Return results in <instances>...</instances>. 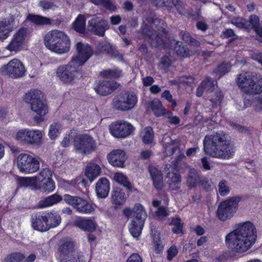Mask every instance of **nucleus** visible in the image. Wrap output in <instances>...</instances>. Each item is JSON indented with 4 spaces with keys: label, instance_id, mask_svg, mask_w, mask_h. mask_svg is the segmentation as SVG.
<instances>
[{
    "label": "nucleus",
    "instance_id": "31",
    "mask_svg": "<svg viewBox=\"0 0 262 262\" xmlns=\"http://www.w3.org/2000/svg\"><path fill=\"white\" fill-rule=\"evenodd\" d=\"M186 182L187 186L190 189L196 187L198 184H203V182L201 180L200 173L194 168L189 170Z\"/></svg>",
    "mask_w": 262,
    "mask_h": 262
},
{
    "label": "nucleus",
    "instance_id": "62",
    "mask_svg": "<svg viewBox=\"0 0 262 262\" xmlns=\"http://www.w3.org/2000/svg\"><path fill=\"white\" fill-rule=\"evenodd\" d=\"M235 36L236 35L232 29H226L221 34V37L224 38H228Z\"/></svg>",
    "mask_w": 262,
    "mask_h": 262
},
{
    "label": "nucleus",
    "instance_id": "60",
    "mask_svg": "<svg viewBox=\"0 0 262 262\" xmlns=\"http://www.w3.org/2000/svg\"><path fill=\"white\" fill-rule=\"evenodd\" d=\"M154 40L155 42V46L156 48L163 47L165 44V41L164 40L162 35L160 33H158L156 35H155Z\"/></svg>",
    "mask_w": 262,
    "mask_h": 262
},
{
    "label": "nucleus",
    "instance_id": "1",
    "mask_svg": "<svg viewBox=\"0 0 262 262\" xmlns=\"http://www.w3.org/2000/svg\"><path fill=\"white\" fill-rule=\"evenodd\" d=\"M257 231L250 221L239 224L237 227L226 236L225 242L232 251L242 253L247 251L255 243Z\"/></svg>",
    "mask_w": 262,
    "mask_h": 262
},
{
    "label": "nucleus",
    "instance_id": "5",
    "mask_svg": "<svg viewBox=\"0 0 262 262\" xmlns=\"http://www.w3.org/2000/svg\"><path fill=\"white\" fill-rule=\"evenodd\" d=\"M42 92L37 89H31L23 97L24 101L30 104L31 110L38 116L34 117V120L39 124L45 120L44 116L48 112V106L41 99Z\"/></svg>",
    "mask_w": 262,
    "mask_h": 262
},
{
    "label": "nucleus",
    "instance_id": "21",
    "mask_svg": "<svg viewBox=\"0 0 262 262\" xmlns=\"http://www.w3.org/2000/svg\"><path fill=\"white\" fill-rule=\"evenodd\" d=\"M73 224L81 230L89 233L95 231L97 227V224L94 217L79 216L75 220Z\"/></svg>",
    "mask_w": 262,
    "mask_h": 262
},
{
    "label": "nucleus",
    "instance_id": "8",
    "mask_svg": "<svg viewBox=\"0 0 262 262\" xmlns=\"http://www.w3.org/2000/svg\"><path fill=\"white\" fill-rule=\"evenodd\" d=\"M63 200L79 213L90 214L95 211V205L82 198L65 194L63 195Z\"/></svg>",
    "mask_w": 262,
    "mask_h": 262
},
{
    "label": "nucleus",
    "instance_id": "6",
    "mask_svg": "<svg viewBox=\"0 0 262 262\" xmlns=\"http://www.w3.org/2000/svg\"><path fill=\"white\" fill-rule=\"evenodd\" d=\"M242 197L234 196L220 203L219 205L216 215L222 221L231 218L237 209L238 203Z\"/></svg>",
    "mask_w": 262,
    "mask_h": 262
},
{
    "label": "nucleus",
    "instance_id": "9",
    "mask_svg": "<svg viewBox=\"0 0 262 262\" xmlns=\"http://www.w3.org/2000/svg\"><path fill=\"white\" fill-rule=\"evenodd\" d=\"M236 82L241 90L246 94H259L262 92V85L254 81L253 77L247 73L238 75Z\"/></svg>",
    "mask_w": 262,
    "mask_h": 262
},
{
    "label": "nucleus",
    "instance_id": "12",
    "mask_svg": "<svg viewBox=\"0 0 262 262\" xmlns=\"http://www.w3.org/2000/svg\"><path fill=\"white\" fill-rule=\"evenodd\" d=\"M17 166L20 172L29 174L38 171L40 163L36 158L27 154H21L18 157Z\"/></svg>",
    "mask_w": 262,
    "mask_h": 262
},
{
    "label": "nucleus",
    "instance_id": "42",
    "mask_svg": "<svg viewBox=\"0 0 262 262\" xmlns=\"http://www.w3.org/2000/svg\"><path fill=\"white\" fill-rule=\"evenodd\" d=\"M18 185L20 187H33L36 186V177H20L17 180Z\"/></svg>",
    "mask_w": 262,
    "mask_h": 262
},
{
    "label": "nucleus",
    "instance_id": "19",
    "mask_svg": "<svg viewBox=\"0 0 262 262\" xmlns=\"http://www.w3.org/2000/svg\"><path fill=\"white\" fill-rule=\"evenodd\" d=\"M118 86L119 84L114 81L98 80L95 83L94 90L101 96H107L115 91Z\"/></svg>",
    "mask_w": 262,
    "mask_h": 262
},
{
    "label": "nucleus",
    "instance_id": "55",
    "mask_svg": "<svg viewBox=\"0 0 262 262\" xmlns=\"http://www.w3.org/2000/svg\"><path fill=\"white\" fill-rule=\"evenodd\" d=\"M35 177H36L37 180H46L48 178L52 179V173L49 168H46L42 169L39 173V174Z\"/></svg>",
    "mask_w": 262,
    "mask_h": 262
},
{
    "label": "nucleus",
    "instance_id": "47",
    "mask_svg": "<svg viewBox=\"0 0 262 262\" xmlns=\"http://www.w3.org/2000/svg\"><path fill=\"white\" fill-rule=\"evenodd\" d=\"M170 225L173 226L172 231L174 233L180 234L183 233V223H182L180 217L172 218Z\"/></svg>",
    "mask_w": 262,
    "mask_h": 262
},
{
    "label": "nucleus",
    "instance_id": "61",
    "mask_svg": "<svg viewBox=\"0 0 262 262\" xmlns=\"http://www.w3.org/2000/svg\"><path fill=\"white\" fill-rule=\"evenodd\" d=\"M39 6L43 10H48L54 6V3L47 0H42L39 2Z\"/></svg>",
    "mask_w": 262,
    "mask_h": 262
},
{
    "label": "nucleus",
    "instance_id": "49",
    "mask_svg": "<svg viewBox=\"0 0 262 262\" xmlns=\"http://www.w3.org/2000/svg\"><path fill=\"white\" fill-rule=\"evenodd\" d=\"M154 137V132L151 127L148 126L146 128L145 132L142 137V141L145 144H150L152 142Z\"/></svg>",
    "mask_w": 262,
    "mask_h": 262
},
{
    "label": "nucleus",
    "instance_id": "59",
    "mask_svg": "<svg viewBox=\"0 0 262 262\" xmlns=\"http://www.w3.org/2000/svg\"><path fill=\"white\" fill-rule=\"evenodd\" d=\"M249 22L252 29L260 26L259 18L256 14H252L249 16Z\"/></svg>",
    "mask_w": 262,
    "mask_h": 262
},
{
    "label": "nucleus",
    "instance_id": "2",
    "mask_svg": "<svg viewBox=\"0 0 262 262\" xmlns=\"http://www.w3.org/2000/svg\"><path fill=\"white\" fill-rule=\"evenodd\" d=\"M205 153L212 158L225 159L230 152V141L223 132H213L203 140Z\"/></svg>",
    "mask_w": 262,
    "mask_h": 262
},
{
    "label": "nucleus",
    "instance_id": "34",
    "mask_svg": "<svg viewBox=\"0 0 262 262\" xmlns=\"http://www.w3.org/2000/svg\"><path fill=\"white\" fill-rule=\"evenodd\" d=\"M174 50L177 56L184 58L189 57L190 50L187 45H183L181 41H176L174 46Z\"/></svg>",
    "mask_w": 262,
    "mask_h": 262
},
{
    "label": "nucleus",
    "instance_id": "45",
    "mask_svg": "<svg viewBox=\"0 0 262 262\" xmlns=\"http://www.w3.org/2000/svg\"><path fill=\"white\" fill-rule=\"evenodd\" d=\"M25 259V256L20 252H12L5 258V262H23Z\"/></svg>",
    "mask_w": 262,
    "mask_h": 262
},
{
    "label": "nucleus",
    "instance_id": "52",
    "mask_svg": "<svg viewBox=\"0 0 262 262\" xmlns=\"http://www.w3.org/2000/svg\"><path fill=\"white\" fill-rule=\"evenodd\" d=\"M248 20L243 17H235L232 20L233 24L236 27L240 29H248Z\"/></svg>",
    "mask_w": 262,
    "mask_h": 262
},
{
    "label": "nucleus",
    "instance_id": "38",
    "mask_svg": "<svg viewBox=\"0 0 262 262\" xmlns=\"http://www.w3.org/2000/svg\"><path fill=\"white\" fill-rule=\"evenodd\" d=\"M98 51L100 53H103L106 55H114L115 50L113 46L107 41H99L97 47Z\"/></svg>",
    "mask_w": 262,
    "mask_h": 262
},
{
    "label": "nucleus",
    "instance_id": "58",
    "mask_svg": "<svg viewBox=\"0 0 262 262\" xmlns=\"http://www.w3.org/2000/svg\"><path fill=\"white\" fill-rule=\"evenodd\" d=\"M80 256L78 253H75L70 254L68 257L62 259L60 262H80Z\"/></svg>",
    "mask_w": 262,
    "mask_h": 262
},
{
    "label": "nucleus",
    "instance_id": "23",
    "mask_svg": "<svg viewBox=\"0 0 262 262\" xmlns=\"http://www.w3.org/2000/svg\"><path fill=\"white\" fill-rule=\"evenodd\" d=\"M75 243L71 240L66 239L60 242L57 250L60 261L69 255L75 253Z\"/></svg>",
    "mask_w": 262,
    "mask_h": 262
},
{
    "label": "nucleus",
    "instance_id": "54",
    "mask_svg": "<svg viewBox=\"0 0 262 262\" xmlns=\"http://www.w3.org/2000/svg\"><path fill=\"white\" fill-rule=\"evenodd\" d=\"M161 97L165 98L168 102L171 104L172 108H175L177 106V101L172 98V95L169 90H165L162 94Z\"/></svg>",
    "mask_w": 262,
    "mask_h": 262
},
{
    "label": "nucleus",
    "instance_id": "26",
    "mask_svg": "<svg viewBox=\"0 0 262 262\" xmlns=\"http://www.w3.org/2000/svg\"><path fill=\"white\" fill-rule=\"evenodd\" d=\"M148 171L152 181L154 187L157 190H161L163 187V177L160 170L154 166H149Z\"/></svg>",
    "mask_w": 262,
    "mask_h": 262
},
{
    "label": "nucleus",
    "instance_id": "39",
    "mask_svg": "<svg viewBox=\"0 0 262 262\" xmlns=\"http://www.w3.org/2000/svg\"><path fill=\"white\" fill-rule=\"evenodd\" d=\"M122 74V70L119 69L103 70L100 72V76L105 78H118Z\"/></svg>",
    "mask_w": 262,
    "mask_h": 262
},
{
    "label": "nucleus",
    "instance_id": "25",
    "mask_svg": "<svg viewBox=\"0 0 262 262\" xmlns=\"http://www.w3.org/2000/svg\"><path fill=\"white\" fill-rule=\"evenodd\" d=\"M110 190L109 180L106 178H101L96 184L95 192L98 198L103 199L107 196Z\"/></svg>",
    "mask_w": 262,
    "mask_h": 262
},
{
    "label": "nucleus",
    "instance_id": "43",
    "mask_svg": "<svg viewBox=\"0 0 262 262\" xmlns=\"http://www.w3.org/2000/svg\"><path fill=\"white\" fill-rule=\"evenodd\" d=\"M224 98V94L221 91H216L210 96V101L212 103L213 108L220 105Z\"/></svg>",
    "mask_w": 262,
    "mask_h": 262
},
{
    "label": "nucleus",
    "instance_id": "51",
    "mask_svg": "<svg viewBox=\"0 0 262 262\" xmlns=\"http://www.w3.org/2000/svg\"><path fill=\"white\" fill-rule=\"evenodd\" d=\"M219 192L220 194L222 196L227 195L230 192V188L227 185V182L226 180H223L221 181L218 185Z\"/></svg>",
    "mask_w": 262,
    "mask_h": 262
},
{
    "label": "nucleus",
    "instance_id": "28",
    "mask_svg": "<svg viewBox=\"0 0 262 262\" xmlns=\"http://www.w3.org/2000/svg\"><path fill=\"white\" fill-rule=\"evenodd\" d=\"M101 170L100 167L98 164L90 163L86 166L84 175L90 182H92L99 176Z\"/></svg>",
    "mask_w": 262,
    "mask_h": 262
},
{
    "label": "nucleus",
    "instance_id": "3",
    "mask_svg": "<svg viewBox=\"0 0 262 262\" xmlns=\"http://www.w3.org/2000/svg\"><path fill=\"white\" fill-rule=\"evenodd\" d=\"M31 221L33 229L45 232L57 227L61 223V218L57 212L53 210L41 211L33 214Z\"/></svg>",
    "mask_w": 262,
    "mask_h": 262
},
{
    "label": "nucleus",
    "instance_id": "33",
    "mask_svg": "<svg viewBox=\"0 0 262 262\" xmlns=\"http://www.w3.org/2000/svg\"><path fill=\"white\" fill-rule=\"evenodd\" d=\"M214 86V81L209 77H207L199 84L196 90V96L200 97L202 96L204 91L207 88L213 89Z\"/></svg>",
    "mask_w": 262,
    "mask_h": 262
},
{
    "label": "nucleus",
    "instance_id": "18",
    "mask_svg": "<svg viewBox=\"0 0 262 262\" xmlns=\"http://www.w3.org/2000/svg\"><path fill=\"white\" fill-rule=\"evenodd\" d=\"M42 133L39 130L21 129L16 134L18 140L30 144H38L42 138Z\"/></svg>",
    "mask_w": 262,
    "mask_h": 262
},
{
    "label": "nucleus",
    "instance_id": "24",
    "mask_svg": "<svg viewBox=\"0 0 262 262\" xmlns=\"http://www.w3.org/2000/svg\"><path fill=\"white\" fill-rule=\"evenodd\" d=\"M171 170V172L167 173V177L169 178L168 185L172 190H178L181 187V176L179 169L177 167H172Z\"/></svg>",
    "mask_w": 262,
    "mask_h": 262
},
{
    "label": "nucleus",
    "instance_id": "57",
    "mask_svg": "<svg viewBox=\"0 0 262 262\" xmlns=\"http://www.w3.org/2000/svg\"><path fill=\"white\" fill-rule=\"evenodd\" d=\"M178 253V249L174 245H172L167 251V259L171 260Z\"/></svg>",
    "mask_w": 262,
    "mask_h": 262
},
{
    "label": "nucleus",
    "instance_id": "7",
    "mask_svg": "<svg viewBox=\"0 0 262 262\" xmlns=\"http://www.w3.org/2000/svg\"><path fill=\"white\" fill-rule=\"evenodd\" d=\"M134 210V214L129 226V231L134 237L137 238L141 234L147 215L144 207L140 204H136Z\"/></svg>",
    "mask_w": 262,
    "mask_h": 262
},
{
    "label": "nucleus",
    "instance_id": "50",
    "mask_svg": "<svg viewBox=\"0 0 262 262\" xmlns=\"http://www.w3.org/2000/svg\"><path fill=\"white\" fill-rule=\"evenodd\" d=\"M94 5L103 6L104 8L108 10H114L115 6L114 5L111 0H90Z\"/></svg>",
    "mask_w": 262,
    "mask_h": 262
},
{
    "label": "nucleus",
    "instance_id": "27",
    "mask_svg": "<svg viewBox=\"0 0 262 262\" xmlns=\"http://www.w3.org/2000/svg\"><path fill=\"white\" fill-rule=\"evenodd\" d=\"M35 189L41 192L50 193L55 189V183L52 179L48 178L46 180H37Z\"/></svg>",
    "mask_w": 262,
    "mask_h": 262
},
{
    "label": "nucleus",
    "instance_id": "4",
    "mask_svg": "<svg viewBox=\"0 0 262 262\" xmlns=\"http://www.w3.org/2000/svg\"><path fill=\"white\" fill-rule=\"evenodd\" d=\"M43 40L47 48L56 53L61 54L70 50V39L64 32L51 30L45 35Z\"/></svg>",
    "mask_w": 262,
    "mask_h": 262
},
{
    "label": "nucleus",
    "instance_id": "15",
    "mask_svg": "<svg viewBox=\"0 0 262 262\" xmlns=\"http://www.w3.org/2000/svg\"><path fill=\"white\" fill-rule=\"evenodd\" d=\"M110 132L112 136L117 138H124L134 132L133 126L124 120H117L110 125Z\"/></svg>",
    "mask_w": 262,
    "mask_h": 262
},
{
    "label": "nucleus",
    "instance_id": "16",
    "mask_svg": "<svg viewBox=\"0 0 262 262\" xmlns=\"http://www.w3.org/2000/svg\"><path fill=\"white\" fill-rule=\"evenodd\" d=\"M76 49L78 55L72 58V61L78 66L83 65L93 54V49L88 43L78 42L76 45Z\"/></svg>",
    "mask_w": 262,
    "mask_h": 262
},
{
    "label": "nucleus",
    "instance_id": "20",
    "mask_svg": "<svg viewBox=\"0 0 262 262\" xmlns=\"http://www.w3.org/2000/svg\"><path fill=\"white\" fill-rule=\"evenodd\" d=\"M89 27L92 32L99 36H103L108 28L107 21L100 17L93 18L90 20Z\"/></svg>",
    "mask_w": 262,
    "mask_h": 262
},
{
    "label": "nucleus",
    "instance_id": "53",
    "mask_svg": "<svg viewBox=\"0 0 262 262\" xmlns=\"http://www.w3.org/2000/svg\"><path fill=\"white\" fill-rule=\"evenodd\" d=\"M171 64V60L170 59V55H165L160 61L159 67L160 69H167L170 67Z\"/></svg>",
    "mask_w": 262,
    "mask_h": 262
},
{
    "label": "nucleus",
    "instance_id": "56",
    "mask_svg": "<svg viewBox=\"0 0 262 262\" xmlns=\"http://www.w3.org/2000/svg\"><path fill=\"white\" fill-rule=\"evenodd\" d=\"M59 134L57 123H54L50 126L49 136L51 139H55Z\"/></svg>",
    "mask_w": 262,
    "mask_h": 262
},
{
    "label": "nucleus",
    "instance_id": "11",
    "mask_svg": "<svg viewBox=\"0 0 262 262\" xmlns=\"http://www.w3.org/2000/svg\"><path fill=\"white\" fill-rule=\"evenodd\" d=\"M26 69L23 62L19 59L14 58L7 64L2 66L0 73L2 75L7 76L12 79H18L26 74Z\"/></svg>",
    "mask_w": 262,
    "mask_h": 262
},
{
    "label": "nucleus",
    "instance_id": "63",
    "mask_svg": "<svg viewBox=\"0 0 262 262\" xmlns=\"http://www.w3.org/2000/svg\"><path fill=\"white\" fill-rule=\"evenodd\" d=\"M156 214L159 217H166L169 215L168 210L166 208L164 207L163 206H160L158 208V210L156 211Z\"/></svg>",
    "mask_w": 262,
    "mask_h": 262
},
{
    "label": "nucleus",
    "instance_id": "46",
    "mask_svg": "<svg viewBox=\"0 0 262 262\" xmlns=\"http://www.w3.org/2000/svg\"><path fill=\"white\" fill-rule=\"evenodd\" d=\"M114 179L117 183L123 185L128 190H132V185L125 175L121 173H116L114 176Z\"/></svg>",
    "mask_w": 262,
    "mask_h": 262
},
{
    "label": "nucleus",
    "instance_id": "29",
    "mask_svg": "<svg viewBox=\"0 0 262 262\" xmlns=\"http://www.w3.org/2000/svg\"><path fill=\"white\" fill-rule=\"evenodd\" d=\"M63 199V196L55 193L40 200L39 205L41 208L49 207L60 203Z\"/></svg>",
    "mask_w": 262,
    "mask_h": 262
},
{
    "label": "nucleus",
    "instance_id": "32",
    "mask_svg": "<svg viewBox=\"0 0 262 262\" xmlns=\"http://www.w3.org/2000/svg\"><path fill=\"white\" fill-rule=\"evenodd\" d=\"M27 18L29 21L38 26L50 25L52 23L50 18L37 14H29Z\"/></svg>",
    "mask_w": 262,
    "mask_h": 262
},
{
    "label": "nucleus",
    "instance_id": "35",
    "mask_svg": "<svg viewBox=\"0 0 262 262\" xmlns=\"http://www.w3.org/2000/svg\"><path fill=\"white\" fill-rule=\"evenodd\" d=\"M86 18L83 14H79L73 22V29L78 33H84L85 31Z\"/></svg>",
    "mask_w": 262,
    "mask_h": 262
},
{
    "label": "nucleus",
    "instance_id": "30",
    "mask_svg": "<svg viewBox=\"0 0 262 262\" xmlns=\"http://www.w3.org/2000/svg\"><path fill=\"white\" fill-rule=\"evenodd\" d=\"M112 202L116 206L122 205L126 200V196L123 190L119 187H115L112 192Z\"/></svg>",
    "mask_w": 262,
    "mask_h": 262
},
{
    "label": "nucleus",
    "instance_id": "37",
    "mask_svg": "<svg viewBox=\"0 0 262 262\" xmlns=\"http://www.w3.org/2000/svg\"><path fill=\"white\" fill-rule=\"evenodd\" d=\"M180 36L185 42L191 47L198 48L200 46V41L192 37L188 31L181 30L180 32Z\"/></svg>",
    "mask_w": 262,
    "mask_h": 262
},
{
    "label": "nucleus",
    "instance_id": "40",
    "mask_svg": "<svg viewBox=\"0 0 262 262\" xmlns=\"http://www.w3.org/2000/svg\"><path fill=\"white\" fill-rule=\"evenodd\" d=\"M231 68V64L230 62L223 61L213 70V72L220 78L228 73Z\"/></svg>",
    "mask_w": 262,
    "mask_h": 262
},
{
    "label": "nucleus",
    "instance_id": "10",
    "mask_svg": "<svg viewBox=\"0 0 262 262\" xmlns=\"http://www.w3.org/2000/svg\"><path fill=\"white\" fill-rule=\"evenodd\" d=\"M137 101L136 95L127 91H124L114 97L113 105L118 111H127L134 107Z\"/></svg>",
    "mask_w": 262,
    "mask_h": 262
},
{
    "label": "nucleus",
    "instance_id": "44",
    "mask_svg": "<svg viewBox=\"0 0 262 262\" xmlns=\"http://www.w3.org/2000/svg\"><path fill=\"white\" fill-rule=\"evenodd\" d=\"M172 3L180 14L184 16H192L191 13L186 9L185 5L182 1L181 0H172Z\"/></svg>",
    "mask_w": 262,
    "mask_h": 262
},
{
    "label": "nucleus",
    "instance_id": "17",
    "mask_svg": "<svg viewBox=\"0 0 262 262\" xmlns=\"http://www.w3.org/2000/svg\"><path fill=\"white\" fill-rule=\"evenodd\" d=\"M27 35V29L24 27L20 28L13 35L6 48L11 52L17 53L20 51L25 45Z\"/></svg>",
    "mask_w": 262,
    "mask_h": 262
},
{
    "label": "nucleus",
    "instance_id": "22",
    "mask_svg": "<svg viewBox=\"0 0 262 262\" xmlns=\"http://www.w3.org/2000/svg\"><path fill=\"white\" fill-rule=\"evenodd\" d=\"M107 160L110 164L114 167H123L127 159L125 152L121 149H114L108 154Z\"/></svg>",
    "mask_w": 262,
    "mask_h": 262
},
{
    "label": "nucleus",
    "instance_id": "36",
    "mask_svg": "<svg viewBox=\"0 0 262 262\" xmlns=\"http://www.w3.org/2000/svg\"><path fill=\"white\" fill-rule=\"evenodd\" d=\"M150 105L151 111L156 117H159L164 115L166 108L163 106L160 101L154 100L151 101Z\"/></svg>",
    "mask_w": 262,
    "mask_h": 262
},
{
    "label": "nucleus",
    "instance_id": "41",
    "mask_svg": "<svg viewBox=\"0 0 262 262\" xmlns=\"http://www.w3.org/2000/svg\"><path fill=\"white\" fill-rule=\"evenodd\" d=\"M141 34L144 39L152 40L156 34V31L151 26L144 24L141 28Z\"/></svg>",
    "mask_w": 262,
    "mask_h": 262
},
{
    "label": "nucleus",
    "instance_id": "13",
    "mask_svg": "<svg viewBox=\"0 0 262 262\" xmlns=\"http://www.w3.org/2000/svg\"><path fill=\"white\" fill-rule=\"evenodd\" d=\"M74 145L76 151L82 154H90L97 147L96 141L88 134L79 135L75 137Z\"/></svg>",
    "mask_w": 262,
    "mask_h": 262
},
{
    "label": "nucleus",
    "instance_id": "64",
    "mask_svg": "<svg viewBox=\"0 0 262 262\" xmlns=\"http://www.w3.org/2000/svg\"><path fill=\"white\" fill-rule=\"evenodd\" d=\"M126 262H142V259L138 253H133L128 258Z\"/></svg>",
    "mask_w": 262,
    "mask_h": 262
},
{
    "label": "nucleus",
    "instance_id": "14",
    "mask_svg": "<svg viewBox=\"0 0 262 262\" xmlns=\"http://www.w3.org/2000/svg\"><path fill=\"white\" fill-rule=\"evenodd\" d=\"M56 75L63 83L71 84L81 75V72L75 66L68 64L59 66L57 69Z\"/></svg>",
    "mask_w": 262,
    "mask_h": 262
},
{
    "label": "nucleus",
    "instance_id": "48",
    "mask_svg": "<svg viewBox=\"0 0 262 262\" xmlns=\"http://www.w3.org/2000/svg\"><path fill=\"white\" fill-rule=\"evenodd\" d=\"M10 30L8 28V24L6 20L0 21V40L3 41L9 36Z\"/></svg>",
    "mask_w": 262,
    "mask_h": 262
}]
</instances>
